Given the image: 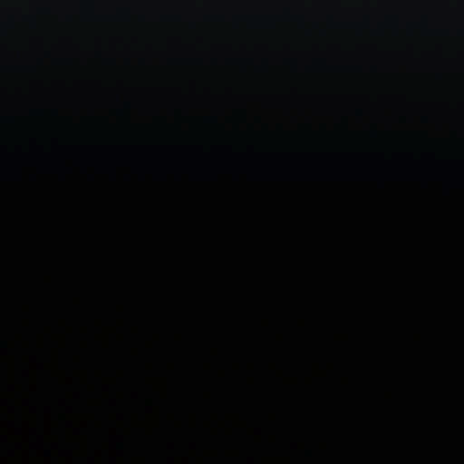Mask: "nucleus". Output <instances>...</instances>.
<instances>
[{
  "label": "nucleus",
  "instance_id": "f03ea898",
  "mask_svg": "<svg viewBox=\"0 0 464 464\" xmlns=\"http://www.w3.org/2000/svg\"><path fill=\"white\" fill-rule=\"evenodd\" d=\"M411 320V311L406 310L400 315V324H406Z\"/></svg>",
  "mask_w": 464,
  "mask_h": 464
},
{
  "label": "nucleus",
  "instance_id": "f257e3e1",
  "mask_svg": "<svg viewBox=\"0 0 464 464\" xmlns=\"http://www.w3.org/2000/svg\"><path fill=\"white\" fill-rule=\"evenodd\" d=\"M454 324L459 328H464V308L457 305L456 314H454Z\"/></svg>",
  "mask_w": 464,
  "mask_h": 464
}]
</instances>
